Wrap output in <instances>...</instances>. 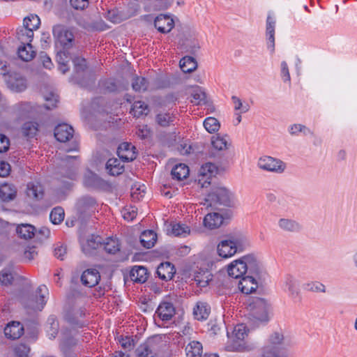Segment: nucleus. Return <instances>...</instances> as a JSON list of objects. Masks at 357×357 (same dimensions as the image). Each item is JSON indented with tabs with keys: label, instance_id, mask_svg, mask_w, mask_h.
<instances>
[{
	"label": "nucleus",
	"instance_id": "nucleus-1",
	"mask_svg": "<svg viewBox=\"0 0 357 357\" xmlns=\"http://www.w3.org/2000/svg\"><path fill=\"white\" fill-rule=\"evenodd\" d=\"M282 332L275 331L261 349V357H289Z\"/></svg>",
	"mask_w": 357,
	"mask_h": 357
},
{
	"label": "nucleus",
	"instance_id": "nucleus-2",
	"mask_svg": "<svg viewBox=\"0 0 357 357\" xmlns=\"http://www.w3.org/2000/svg\"><path fill=\"white\" fill-rule=\"evenodd\" d=\"M56 43L59 44L63 50H68L75 44V36L73 31L63 24H56L52 29Z\"/></svg>",
	"mask_w": 357,
	"mask_h": 357
},
{
	"label": "nucleus",
	"instance_id": "nucleus-3",
	"mask_svg": "<svg viewBox=\"0 0 357 357\" xmlns=\"http://www.w3.org/2000/svg\"><path fill=\"white\" fill-rule=\"evenodd\" d=\"M234 194L225 187L217 188L213 190L207 195L206 202H210V205L220 204L227 207L234 206Z\"/></svg>",
	"mask_w": 357,
	"mask_h": 357
},
{
	"label": "nucleus",
	"instance_id": "nucleus-4",
	"mask_svg": "<svg viewBox=\"0 0 357 357\" xmlns=\"http://www.w3.org/2000/svg\"><path fill=\"white\" fill-rule=\"evenodd\" d=\"M249 315L259 321H268V303L264 298H252L248 306Z\"/></svg>",
	"mask_w": 357,
	"mask_h": 357
},
{
	"label": "nucleus",
	"instance_id": "nucleus-5",
	"mask_svg": "<svg viewBox=\"0 0 357 357\" xmlns=\"http://www.w3.org/2000/svg\"><path fill=\"white\" fill-rule=\"evenodd\" d=\"M161 342L152 337L141 344L136 349L137 357H159L161 351Z\"/></svg>",
	"mask_w": 357,
	"mask_h": 357
},
{
	"label": "nucleus",
	"instance_id": "nucleus-6",
	"mask_svg": "<svg viewBox=\"0 0 357 357\" xmlns=\"http://www.w3.org/2000/svg\"><path fill=\"white\" fill-rule=\"evenodd\" d=\"M257 166L261 169L275 173H282L286 168L285 163L282 160L266 155L258 160Z\"/></svg>",
	"mask_w": 357,
	"mask_h": 357
},
{
	"label": "nucleus",
	"instance_id": "nucleus-7",
	"mask_svg": "<svg viewBox=\"0 0 357 357\" xmlns=\"http://www.w3.org/2000/svg\"><path fill=\"white\" fill-rule=\"evenodd\" d=\"M247 336L243 324L236 326L233 331L232 342L227 347L230 351H242L244 348L243 340Z\"/></svg>",
	"mask_w": 357,
	"mask_h": 357
},
{
	"label": "nucleus",
	"instance_id": "nucleus-8",
	"mask_svg": "<svg viewBox=\"0 0 357 357\" xmlns=\"http://www.w3.org/2000/svg\"><path fill=\"white\" fill-rule=\"evenodd\" d=\"M96 205L97 202L96 199L86 195L78 199L76 204V208L79 215L84 218L96 209Z\"/></svg>",
	"mask_w": 357,
	"mask_h": 357
},
{
	"label": "nucleus",
	"instance_id": "nucleus-9",
	"mask_svg": "<svg viewBox=\"0 0 357 357\" xmlns=\"http://www.w3.org/2000/svg\"><path fill=\"white\" fill-rule=\"evenodd\" d=\"M155 28L162 33H169L174 27V21L170 15L160 14L153 21Z\"/></svg>",
	"mask_w": 357,
	"mask_h": 357
},
{
	"label": "nucleus",
	"instance_id": "nucleus-10",
	"mask_svg": "<svg viewBox=\"0 0 357 357\" xmlns=\"http://www.w3.org/2000/svg\"><path fill=\"white\" fill-rule=\"evenodd\" d=\"M245 263L247 275H254L255 278L259 277L263 268L261 262L254 255H245Z\"/></svg>",
	"mask_w": 357,
	"mask_h": 357
},
{
	"label": "nucleus",
	"instance_id": "nucleus-11",
	"mask_svg": "<svg viewBox=\"0 0 357 357\" xmlns=\"http://www.w3.org/2000/svg\"><path fill=\"white\" fill-rule=\"evenodd\" d=\"M245 264V256L231 262L228 266L227 272L229 275L234 278H243L246 275V266Z\"/></svg>",
	"mask_w": 357,
	"mask_h": 357
},
{
	"label": "nucleus",
	"instance_id": "nucleus-12",
	"mask_svg": "<svg viewBox=\"0 0 357 357\" xmlns=\"http://www.w3.org/2000/svg\"><path fill=\"white\" fill-rule=\"evenodd\" d=\"M278 226L281 231L287 233H299L302 230L301 224L291 218H282L279 219Z\"/></svg>",
	"mask_w": 357,
	"mask_h": 357
},
{
	"label": "nucleus",
	"instance_id": "nucleus-13",
	"mask_svg": "<svg viewBox=\"0 0 357 357\" xmlns=\"http://www.w3.org/2000/svg\"><path fill=\"white\" fill-rule=\"evenodd\" d=\"M74 130L72 126L67 123L59 124L54 128V137L61 142L69 141L73 136Z\"/></svg>",
	"mask_w": 357,
	"mask_h": 357
},
{
	"label": "nucleus",
	"instance_id": "nucleus-14",
	"mask_svg": "<svg viewBox=\"0 0 357 357\" xmlns=\"http://www.w3.org/2000/svg\"><path fill=\"white\" fill-rule=\"evenodd\" d=\"M174 0H146L144 10L146 12H158L167 10Z\"/></svg>",
	"mask_w": 357,
	"mask_h": 357
},
{
	"label": "nucleus",
	"instance_id": "nucleus-15",
	"mask_svg": "<svg viewBox=\"0 0 357 357\" xmlns=\"http://www.w3.org/2000/svg\"><path fill=\"white\" fill-rule=\"evenodd\" d=\"M24 326L19 321H11L4 328V334L7 338L16 340L24 334Z\"/></svg>",
	"mask_w": 357,
	"mask_h": 357
},
{
	"label": "nucleus",
	"instance_id": "nucleus-16",
	"mask_svg": "<svg viewBox=\"0 0 357 357\" xmlns=\"http://www.w3.org/2000/svg\"><path fill=\"white\" fill-rule=\"evenodd\" d=\"M100 280V273L95 268H89L84 271L81 276L82 284L89 287H93L98 284Z\"/></svg>",
	"mask_w": 357,
	"mask_h": 357
},
{
	"label": "nucleus",
	"instance_id": "nucleus-17",
	"mask_svg": "<svg viewBox=\"0 0 357 357\" xmlns=\"http://www.w3.org/2000/svg\"><path fill=\"white\" fill-rule=\"evenodd\" d=\"M103 247L102 238L100 236L91 235L86 242L82 245L83 252L88 255L93 254V252Z\"/></svg>",
	"mask_w": 357,
	"mask_h": 357
},
{
	"label": "nucleus",
	"instance_id": "nucleus-18",
	"mask_svg": "<svg viewBox=\"0 0 357 357\" xmlns=\"http://www.w3.org/2000/svg\"><path fill=\"white\" fill-rule=\"evenodd\" d=\"M257 278L254 275H245L238 282V289L245 294H249L255 291L258 285L256 282Z\"/></svg>",
	"mask_w": 357,
	"mask_h": 357
},
{
	"label": "nucleus",
	"instance_id": "nucleus-19",
	"mask_svg": "<svg viewBox=\"0 0 357 357\" xmlns=\"http://www.w3.org/2000/svg\"><path fill=\"white\" fill-rule=\"evenodd\" d=\"M155 314L162 321H169L174 315L175 308L172 303L162 302L158 307Z\"/></svg>",
	"mask_w": 357,
	"mask_h": 357
},
{
	"label": "nucleus",
	"instance_id": "nucleus-20",
	"mask_svg": "<svg viewBox=\"0 0 357 357\" xmlns=\"http://www.w3.org/2000/svg\"><path fill=\"white\" fill-rule=\"evenodd\" d=\"M48 294L47 288L45 285H40L36 290V301L31 304L26 305V307L34 310H41L46 302L45 298Z\"/></svg>",
	"mask_w": 357,
	"mask_h": 357
},
{
	"label": "nucleus",
	"instance_id": "nucleus-21",
	"mask_svg": "<svg viewBox=\"0 0 357 357\" xmlns=\"http://www.w3.org/2000/svg\"><path fill=\"white\" fill-rule=\"evenodd\" d=\"M175 273L176 269L174 266L169 261L160 264L156 271L158 276L165 281L172 279Z\"/></svg>",
	"mask_w": 357,
	"mask_h": 357
},
{
	"label": "nucleus",
	"instance_id": "nucleus-22",
	"mask_svg": "<svg viewBox=\"0 0 357 357\" xmlns=\"http://www.w3.org/2000/svg\"><path fill=\"white\" fill-rule=\"evenodd\" d=\"M26 194L29 199L38 201L43 198L44 190L40 183L31 182L26 185Z\"/></svg>",
	"mask_w": 357,
	"mask_h": 357
},
{
	"label": "nucleus",
	"instance_id": "nucleus-23",
	"mask_svg": "<svg viewBox=\"0 0 357 357\" xmlns=\"http://www.w3.org/2000/svg\"><path fill=\"white\" fill-rule=\"evenodd\" d=\"M236 252H241L250 246L248 238L242 234L230 236L229 238Z\"/></svg>",
	"mask_w": 357,
	"mask_h": 357
},
{
	"label": "nucleus",
	"instance_id": "nucleus-24",
	"mask_svg": "<svg viewBox=\"0 0 357 357\" xmlns=\"http://www.w3.org/2000/svg\"><path fill=\"white\" fill-rule=\"evenodd\" d=\"M283 283L291 297L295 298L298 296L300 292L299 283L295 276L291 274L286 275Z\"/></svg>",
	"mask_w": 357,
	"mask_h": 357
},
{
	"label": "nucleus",
	"instance_id": "nucleus-25",
	"mask_svg": "<svg viewBox=\"0 0 357 357\" xmlns=\"http://www.w3.org/2000/svg\"><path fill=\"white\" fill-rule=\"evenodd\" d=\"M229 238L221 241L217 246V252L220 257L229 258L236 253L233 245L230 243Z\"/></svg>",
	"mask_w": 357,
	"mask_h": 357
},
{
	"label": "nucleus",
	"instance_id": "nucleus-26",
	"mask_svg": "<svg viewBox=\"0 0 357 357\" xmlns=\"http://www.w3.org/2000/svg\"><path fill=\"white\" fill-rule=\"evenodd\" d=\"M135 149L131 144L124 142L119 145L117 153L119 157L125 162L132 161L135 158V152L132 151V149Z\"/></svg>",
	"mask_w": 357,
	"mask_h": 357
},
{
	"label": "nucleus",
	"instance_id": "nucleus-27",
	"mask_svg": "<svg viewBox=\"0 0 357 357\" xmlns=\"http://www.w3.org/2000/svg\"><path fill=\"white\" fill-rule=\"evenodd\" d=\"M131 280L137 283H144L148 278V271L144 266H134L130 271Z\"/></svg>",
	"mask_w": 357,
	"mask_h": 357
},
{
	"label": "nucleus",
	"instance_id": "nucleus-28",
	"mask_svg": "<svg viewBox=\"0 0 357 357\" xmlns=\"http://www.w3.org/2000/svg\"><path fill=\"white\" fill-rule=\"evenodd\" d=\"M105 168L112 176H119L124 171V165L121 161L117 158H110L107 160Z\"/></svg>",
	"mask_w": 357,
	"mask_h": 357
},
{
	"label": "nucleus",
	"instance_id": "nucleus-29",
	"mask_svg": "<svg viewBox=\"0 0 357 357\" xmlns=\"http://www.w3.org/2000/svg\"><path fill=\"white\" fill-rule=\"evenodd\" d=\"M84 183L86 187L93 189H102L107 185L103 179L93 173H89L84 177Z\"/></svg>",
	"mask_w": 357,
	"mask_h": 357
},
{
	"label": "nucleus",
	"instance_id": "nucleus-30",
	"mask_svg": "<svg viewBox=\"0 0 357 357\" xmlns=\"http://www.w3.org/2000/svg\"><path fill=\"white\" fill-rule=\"evenodd\" d=\"M73 62L74 63V69L75 72V79L81 86H86V84H85L83 81L79 80L80 74L83 73L86 68V61L84 58L77 56L73 59Z\"/></svg>",
	"mask_w": 357,
	"mask_h": 357
},
{
	"label": "nucleus",
	"instance_id": "nucleus-31",
	"mask_svg": "<svg viewBox=\"0 0 357 357\" xmlns=\"http://www.w3.org/2000/svg\"><path fill=\"white\" fill-rule=\"evenodd\" d=\"M222 216L218 213H211L207 214L204 219V225L206 227L211 229L218 228L223 222Z\"/></svg>",
	"mask_w": 357,
	"mask_h": 357
},
{
	"label": "nucleus",
	"instance_id": "nucleus-32",
	"mask_svg": "<svg viewBox=\"0 0 357 357\" xmlns=\"http://www.w3.org/2000/svg\"><path fill=\"white\" fill-rule=\"evenodd\" d=\"M275 22L273 17L268 16L266 20V36H268V48L274 52L275 49Z\"/></svg>",
	"mask_w": 357,
	"mask_h": 357
},
{
	"label": "nucleus",
	"instance_id": "nucleus-33",
	"mask_svg": "<svg viewBox=\"0 0 357 357\" xmlns=\"http://www.w3.org/2000/svg\"><path fill=\"white\" fill-rule=\"evenodd\" d=\"M16 36L22 45H28L31 44V42L32 41L33 38V31H31V29L23 25L17 29Z\"/></svg>",
	"mask_w": 357,
	"mask_h": 357
},
{
	"label": "nucleus",
	"instance_id": "nucleus-34",
	"mask_svg": "<svg viewBox=\"0 0 357 357\" xmlns=\"http://www.w3.org/2000/svg\"><path fill=\"white\" fill-rule=\"evenodd\" d=\"M211 308L206 303L199 302L193 309V314L197 320H205L208 318Z\"/></svg>",
	"mask_w": 357,
	"mask_h": 357
},
{
	"label": "nucleus",
	"instance_id": "nucleus-35",
	"mask_svg": "<svg viewBox=\"0 0 357 357\" xmlns=\"http://www.w3.org/2000/svg\"><path fill=\"white\" fill-rule=\"evenodd\" d=\"M157 241V235L152 230L144 231L140 236V243L143 247L149 249L154 246Z\"/></svg>",
	"mask_w": 357,
	"mask_h": 357
},
{
	"label": "nucleus",
	"instance_id": "nucleus-36",
	"mask_svg": "<svg viewBox=\"0 0 357 357\" xmlns=\"http://www.w3.org/2000/svg\"><path fill=\"white\" fill-rule=\"evenodd\" d=\"M17 195L15 188L12 185L4 184L0 186V199L3 202L13 200Z\"/></svg>",
	"mask_w": 357,
	"mask_h": 357
},
{
	"label": "nucleus",
	"instance_id": "nucleus-37",
	"mask_svg": "<svg viewBox=\"0 0 357 357\" xmlns=\"http://www.w3.org/2000/svg\"><path fill=\"white\" fill-rule=\"evenodd\" d=\"M173 179L182 181L186 178L189 175V168L185 164L176 165L171 172Z\"/></svg>",
	"mask_w": 357,
	"mask_h": 357
},
{
	"label": "nucleus",
	"instance_id": "nucleus-38",
	"mask_svg": "<svg viewBox=\"0 0 357 357\" xmlns=\"http://www.w3.org/2000/svg\"><path fill=\"white\" fill-rule=\"evenodd\" d=\"M19 57L24 61H31L36 56V51L31 44L22 45L18 47Z\"/></svg>",
	"mask_w": 357,
	"mask_h": 357
},
{
	"label": "nucleus",
	"instance_id": "nucleus-39",
	"mask_svg": "<svg viewBox=\"0 0 357 357\" xmlns=\"http://www.w3.org/2000/svg\"><path fill=\"white\" fill-rule=\"evenodd\" d=\"M180 68L183 73H190L194 71L197 67L196 60L189 56H184L179 62Z\"/></svg>",
	"mask_w": 357,
	"mask_h": 357
},
{
	"label": "nucleus",
	"instance_id": "nucleus-40",
	"mask_svg": "<svg viewBox=\"0 0 357 357\" xmlns=\"http://www.w3.org/2000/svg\"><path fill=\"white\" fill-rule=\"evenodd\" d=\"M175 117L168 112H160L155 116V121L160 127H167L174 125Z\"/></svg>",
	"mask_w": 357,
	"mask_h": 357
},
{
	"label": "nucleus",
	"instance_id": "nucleus-41",
	"mask_svg": "<svg viewBox=\"0 0 357 357\" xmlns=\"http://www.w3.org/2000/svg\"><path fill=\"white\" fill-rule=\"evenodd\" d=\"M187 357H199L202 353V345L199 342L192 341L185 347Z\"/></svg>",
	"mask_w": 357,
	"mask_h": 357
},
{
	"label": "nucleus",
	"instance_id": "nucleus-42",
	"mask_svg": "<svg viewBox=\"0 0 357 357\" xmlns=\"http://www.w3.org/2000/svg\"><path fill=\"white\" fill-rule=\"evenodd\" d=\"M35 230V227L29 224H22L16 229L18 235L24 239L31 238L34 236Z\"/></svg>",
	"mask_w": 357,
	"mask_h": 357
},
{
	"label": "nucleus",
	"instance_id": "nucleus-43",
	"mask_svg": "<svg viewBox=\"0 0 357 357\" xmlns=\"http://www.w3.org/2000/svg\"><path fill=\"white\" fill-rule=\"evenodd\" d=\"M38 131V124L36 122L29 121L23 124L22 132L27 138L34 137Z\"/></svg>",
	"mask_w": 357,
	"mask_h": 357
},
{
	"label": "nucleus",
	"instance_id": "nucleus-44",
	"mask_svg": "<svg viewBox=\"0 0 357 357\" xmlns=\"http://www.w3.org/2000/svg\"><path fill=\"white\" fill-rule=\"evenodd\" d=\"M103 248L106 252L114 255L120 250V244L118 239L107 238L106 241L103 242Z\"/></svg>",
	"mask_w": 357,
	"mask_h": 357
},
{
	"label": "nucleus",
	"instance_id": "nucleus-45",
	"mask_svg": "<svg viewBox=\"0 0 357 357\" xmlns=\"http://www.w3.org/2000/svg\"><path fill=\"white\" fill-rule=\"evenodd\" d=\"M171 230L168 229V234L171 233L175 236H185L190 233V229L185 225L174 223L170 225Z\"/></svg>",
	"mask_w": 357,
	"mask_h": 357
},
{
	"label": "nucleus",
	"instance_id": "nucleus-46",
	"mask_svg": "<svg viewBox=\"0 0 357 357\" xmlns=\"http://www.w3.org/2000/svg\"><path fill=\"white\" fill-rule=\"evenodd\" d=\"M227 137V135L221 137L220 135L213 136L211 138L212 146L218 151L227 149L230 146L231 144L228 143L226 139Z\"/></svg>",
	"mask_w": 357,
	"mask_h": 357
},
{
	"label": "nucleus",
	"instance_id": "nucleus-47",
	"mask_svg": "<svg viewBox=\"0 0 357 357\" xmlns=\"http://www.w3.org/2000/svg\"><path fill=\"white\" fill-rule=\"evenodd\" d=\"M78 160L77 156L66 155L62 158L63 165L68 167L70 169V172L67 173L66 176L70 178L75 175V169L77 166V160Z\"/></svg>",
	"mask_w": 357,
	"mask_h": 357
},
{
	"label": "nucleus",
	"instance_id": "nucleus-48",
	"mask_svg": "<svg viewBox=\"0 0 357 357\" xmlns=\"http://www.w3.org/2000/svg\"><path fill=\"white\" fill-rule=\"evenodd\" d=\"M191 96L192 98L191 102L195 105H201L206 102V93L198 86L193 88Z\"/></svg>",
	"mask_w": 357,
	"mask_h": 357
},
{
	"label": "nucleus",
	"instance_id": "nucleus-49",
	"mask_svg": "<svg viewBox=\"0 0 357 357\" xmlns=\"http://www.w3.org/2000/svg\"><path fill=\"white\" fill-rule=\"evenodd\" d=\"M148 112V105L142 101L135 102L130 111V113H132L135 117L137 118L143 114L146 115Z\"/></svg>",
	"mask_w": 357,
	"mask_h": 357
},
{
	"label": "nucleus",
	"instance_id": "nucleus-50",
	"mask_svg": "<svg viewBox=\"0 0 357 357\" xmlns=\"http://www.w3.org/2000/svg\"><path fill=\"white\" fill-rule=\"evenodd\" d=\"M204 127L209 133H215L219 130L220 128V123L219 121L214 117L206 118L204 123Z\"/></svg>",
	"mask_w": 357,
	"mask_h": 357
},
{
	"label": "nucleus",
	"instance_id": "nucleus-51",
	"mask_svg": "<svg viewBox=\"0 0 357 357\" xmlns=\"http://www.w3.org/2000/svg\"><path fill=\"white\" fill-rule=\"evenodd\" d=\"M40 24V20L36 15H30L26 17L23 21V25L31 29V31L36 30L39 28Z\"/></svg>",
	"mask_w": 357,
	"mask_h": 357
},
{
	"label": "nucleus",
	"instance_id": "nucleus-52",
	"mask_svg": "<svg viewBox=\"0 0 357 357\" xmlns=\"http://www.w3.org/2000/svg\"><path fill=\"white\" fill-rule=\"evenodd\" d=\"M64 210L59 206L55 207L50 213V218L54 225L60 224L64 219Z\"/></svg>",
	"mask_w": 357,
	"mask_h": 357
},
{
	"label": "nucleus",
	"instance_id": "nucleus-53",
	"mask_svg": "<svg viewBox=\"0 0 357 357\" xmlns=\"http://www.w3.org/2000/svg\"><path fill=\"white\" fill-rule=\"evenodd\" d=\"M213 275L208 271L203 273H198L195 277V280L197 284L201 287H206L209 282L212 280Z\"/></svg>",
	"mask_w": 357,
	"mask_h": 357
},
{
	"label": "nucleus",
	"instance_id": "nucleus-54",
	"mask_svg": "<svg viewBox=\"0 0 357 357\" xmlns=\"http://www.w3.org/2000/svg\"><path fill=\"white\" fill-rule=\"evenodd\" d=\"M132 86L135 91H145L148 88V82L144 77H136L132 80Z\"/></svg>",
	"mask_w": 357,
	"mask_h": 357
},
{
	"label": "nucleus",
	"instance_id": "nucleus-55",
	"mask_svg": "<svg viewBox=\"0 0 357 357\" xmlns=\"http://www.w3.org/2000/svg\"><path fill=\"white\" fill-rule=\"evenodd\" d=\"M183 49L190 54H195L200 48L198 41L195 39L186 40L183 44Z\"/></svg>",
	"mask_w": 357,
	"mask_h": 357
},
{
	"label": "nucleus",
	"instance_id": "nucleus-56",
	"mask_svg": "<svg viewBox=\"0 0 357 357\" xmlns=\"http://www.w3.org/2000/svg\"><path fill=\"white\" fill-rule=\"evenodd\" d=\"M14 280L12 271L8 268H4L0 272V282L5 285H10Z\"/></svg>",
	"mask_w": 357,
	"mask_h": 357
},
{
	"label": "nucleus",
	"instance_id": "nucleus-57",
	"mask_svg": "<svg viewBox=\"0 0 357 357\" xmlns=\"http://www.w3.org/2000/svg\"><path fill=\"white\" fill-rule=\"evenodd\" d=\"M306 289L314 293L324 294L326 292V286L323 283L318 281L311 282L306 284Z\"/></svg>",
	"mask_w": 357,
	"mask_h": 357
},
{
	"label": "nucleus",
	"instance_id": "nucleus-58",
	"mask_svg": "<svg viewBox=\"0 0 357 357\" xmlns=\"http://www.w3.org/2000/svg\"><path fill=\"white\" fill-rule=\"evenodd\" d=\"M119 342L121 346L126 351H131L133 349L135 345V340L132 338V337L130 336H121L119 339Z\"/></svg>",
	"mask_w": 357,
	"mask_h": 357
},
{
	"label": "nucleus",
	"instance_id": "nucleus-59",
	"mask_svg": "<svg viewBox=\"0 0 357 357\" xmlns=\"http://www.w3.org/2000/svg\"><path fill=\"white\" fill-rule=\"evenodd\" d=\"M30 347L26 344L21 343L14 347V352L17 357H27L30 352Z\"/></svg>",
	"mask_w": 357,
	"mask_h": 357
},
{
	"label": "nucleus",
	"instance_id": "nucleus-60",
	"mask_svg": "<svg viewBox=\"0 0 357 357\" xmlns=\"http://www.w3.org/2000/svg\"><path fill=\"white\" fill-rule=\"evenodd\" d=\"M218 171L217 167L211 162H207L203 165L200 169V174L204 176H212Z\"/></svg>",
	"mask_w": 357,
	"mask_h": 357
},
{
	"label": "nucleus",
	"instance_id": "nucleus-61",
	"mask_svg": "<svg viewBox=\"0 0 357 357\" xmlns=\"http://www.w3.org/2000/svg\"><path fill=\"white\" fill-rule=\"evenodd\" d=\"M9 83L11 89L17 92L22 91L26 88V80L23 78L16 79L14 81L10 80Z\"/></svg>",
	"mask_w": 357,
	"mask_h": 357
},
{
	"label": "nucleus",
	"instance_id": "nucleus-62",
	"mask_svg": "<svg viewBox=\"0 0 357 357\" xmlns=\"http://www.w3.org/2000/svg\"><path fill=\"white\" fill-rule=\"evenodd\" d=\"M54 256L60 259L63 260L64 256L67 253V247L66 245H64L61 243H57L55 245L54 250Z\"/></svg>",
	"mask_w": 357,
	"mask_h": 357
},
{
	"label": "nucleus",
	"instance_id": "nucleus-63",
	"mask_svg": "<svg viewBox=\"0 0 357 357\" xmlns=\"http://www.w3.org/2000/svg\"><path fill=\"white\" fill-rule=\"evenodd\" d=\"M46 103L44 105V107L47 110H51L56 107V104L58 102V96L51 93L50 96L45 97Z\"/></svg>",
	"mask_w": 357,
	"mask_h": 357
},
{
	"label": "nucleus",
	"instance_id": "nucleus-64",
	"mask_svg": "<svg viewBox=\"0 0 357 357\" xmlns=\"http://www.w3.org/2000/svg\"><path fill=\"white\" fill-rule=\"evenodd\" d=\"M289 132L291 135H296L298 132H303L304 135L313 134V132L309 128L301 124L292 125L290 128Z\"/></svg>",
	"mask_w": 357,
	"mask_h": 357
}]
</instances>
